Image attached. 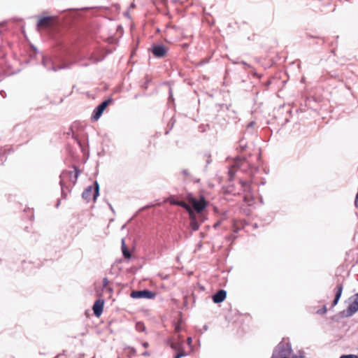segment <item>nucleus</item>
<instances>
[{
    "mask_svg": "<svg viewBox=\"0 0 358 358\" xmlns=\"http://www.w3.org/2000/svg\"><path fill=\"white\" fill-rule=\"evenodd\" d=\"M79 173L78 171H64L59 176V185L63 189L70 191V186L74 185L77 181Z\"/></svg>",
    "mask_w": 358,
    "mask_h": 358,
    "instance_id": "obj_1",
    "label": "nucleus"
},
{
    "mask_svg": "<svg viewBox=\"0 0 358 358\" xmlns=\"http://www.w3.org/2000/svg\"><path fill=\"white\" fill-rule=\"evenodd\" d=\"M171 203L180 206L181 207L186 209L187 211L189 213L191 229L193 231H196L199 229V224L197 221L196 215L194 210H192V208L188 204H187L184 201H171Z\"/></svg>",
    "mask_w": 358,
    "mask_h": 358,
    "instance_id": "obj_2",
    "label": "nucleus"
},
{
    "mask_svg": "<svg viewBox=\"0 0 358 358\" xmlns=\"http://www.w3.org/2000/svg\"><path fill=\"white\" fill-rule=\"evenodd\" d=\"M291 352V346L287 343L282 341L274 349L271 358H279L287 357Z\"/></svg>",
    "mask_w": 358,
    "mask_h": 358,
    "instance_id": "obj_3",
    "label": "nucleus"
},
{
    "mask_svg": "<svg viewBox=\"0 0 358 358\" xmlns=\"http://www.w3.org/2000/svg\"><path fill=\"white\" fill-rule=\"evenodd\" d=\"M99 195V185L96 181L94 182V185L88 186L83 192L82 197L86 201H90L92 198L94 201Z\"/></svg>",
    "mask_w": 358,
    "mask_h": 358,
    "instance_id": "obj_4",
    "label": "nucleus"
},
{
    "mask_svg": "<svg viewBox=\"0 0 358 358\" xmlns=\"http://www.w3.org/2000/svg\"><path fill=\"white\" fill-rule=\"evenodd\" d=\"M42 64L48 70H52L53 71H57L60 69L69 68L70 66L63 64L59 66H55L53 59L48 56H43Z\"/></svg>",
    "mask_w": 358,
    "mask_h": 358,
    "instance_id": "obj_5",
    "label": "nucleus"
},
{
    "mask_svg": "<svg viewBox=\"0 0 358 358\" xmlns=\"http://www.w3.org/2000/svg\"><path fill=\"white\" fill-rule=\"evenodd\" d=\"M189 203L193 208L192 210L196 213H201L207 206V202L203 196H201L199 199L196 198H191Z\"/></svg>",
    "mask_w": 358,
    "mask_h": 358,
    "instance_id": "obj_6",
    "label": "nucleus"
},
{
    "mask_svg": "<svg viewBox=\"0 0 358 358\" xmlns=\"http://www.w3.org/2000/svg\"><path fill=\"white\" fill-rule=\"evenodd\" d=\"M113 100L111 99H108L101 103L93 111V114L92 118L94 120H97L101 116L103 112L106 108V107L111 103Z\"/></svg>",
    "mask_w": 358,
    "mask_h": 358,
    "instance_id": "obj_7",
    "label": "nucleus"
},
{
    "mask_svg": "<svg viewBox=\"0 0 358 358\" xmlns=\"http://www.w3.org/2000/svg\"><path fill=\"white\" fill-rule=\"evenodd\" d=\"M358 311V293L355 295L354 301L349 304L347 309L343 311V315L348 317Z\"/></svg>",
    "mask_w": 358,
    "mask_h": 358,
    "instance_id": "obj_8",
    "label": "nucleus"
},
{
    "mask_svg": "<svg viewBox=\"0 0 358 358\" xmlns=\"http://www.w3.org/2000/svg\"><path fill=\"white\" fill-rule=\"evenodd\" d=\"M133 299H153L155 296V294L148 289L136 290L131 292L130 294Z\"/></svg>",
    "mask_w": 358,
    "mask_h": 358,
    "instance_id": "obj_9",
    "label": "nucleus"
},
{
    "mask_svg": "<svg viewBox=\"0 0 358 358\" xmlns=\"http://www.w3.org/2000/svg\"><path fill=\"white\" fill-rule=\"evenodd\" d=\"M152 52L156 57H163L166 53V49L162 45H157L152 47Z\"/></svg>",
    "mask_w": 358,
    "mask_h": 358,
    "instance_id": "obj_10",
    "label": "nucleus"
},
{
    "mask_svg": "<svg viewBox=\"0 0 358 358\" xmlns=\"http://www.w3.org/2000/svg\"><path fill=\"white\" fill-rule=\"evenodd\" d=\"M103 304L104 301L102 299H98L94 302L92 309L94 311V314L96 317H99L101 315L103 312Z\"/></svg>",
    "mask_w": 358,
    "mask_h": 358,
    "instance_id": "obj_11",
    "label": "nucleus"
},
{
    "mask_svg": "<svg viewBox=\"0 0 358 358\" xmlns=\"http://www.w3.org/2000/svg\"><path fill=\"white\" fill-rule=\"evenodd\" d=\"M227 296V292L224 289H220L213 296V301L215 303L222 302Z\"/></svg>",
    "mask_w": 358,
    "mask_h": 358,
    "instance_id": "obj_12",
    "label": "nucleus"
},
{
    "mask_svg": "<svg viewBox=\"0 0 358 358\" xmlns=\"http://www.w3.org/2000/svg\"><path fill=\"white\" fill-rule=\"evenodd\" d=\"M52 22V17H43L41 18L38 22H37V29L38 31L40 30V29L43 27H49Z\"/></svg>",
    "mask_w": 358,
    "mask_h": 358,
    "instance_id": "obj_13",
    "label": "nucleus"
},
{
    "mask_svg": "<svg viewBox=\"0 0 358 358\" xmlns=\"http://www.w3.org/2000/svg\"><path fill=\"white\" fill-rule=\"evenodd\" d=\"M243 162V159L240 157H237L235 159L234 164L232 165L231 169L229 170V177L231 179H232L233 176L235 174L234 169L236 167H240Z\"/></svg>",
    "mask_w": 358,
    "mask_h": 358,
    "instance_id": "obj_14",
    "label": "nucleus"
},
{
    "mask_svg": "<svg viewBox=\"0 0 358 358\" xmlns=\"http://www.w3.org/2000/svg\"><path fill=\"white\" fill-rule=\"evenodd\" d=\"M342 292H343V285L341 284L337 285V286L336 287L335 298L332 302L333 306H336L338 303V300L341 296Z\"/></svg>",
    "mask_w": 358,
    "mask_h": 358,
    "instance_id": "obj_15",
    "label": "nucleus"
},
{
    "mask_svg": "<svg viewBox=\"0 0 358 358\" xmlns=\"http://www.w3.org/2000/svg\"><path fill=\"white\" fill-rule=\"evenodd\" d=\"M122 251L124 258L129 259L131 257V253L125 245L124 239H122Z\"/></svg>",
    "mask_w": 358,
    "mask_h": 358,
    "instance_id": "obj_16",
    "label": "nucleus"
},
{
    "mask_svg": "<svg viewBox=\"0 0 358 358\" xmlns=\"http://www.w3.org/2000/svg\"><path fill=\"white\" fill-rule=\"evenodd\" d=\"M240 183L244 192H250V184L248 181L241 180Z\"/></svg>",
    "mask_w": 358,
    "mask_h": 358,
    "instance_id": "obj_17",
    "label": "nucleus"
},
{
    "mask_svg": "<svg viewBox=\"0 0 358 358\" xmlns=\"http://www.w3.org/2000/svg\"><path fill=\"white\" fill-rule=\"evenodd\" d=\"M246 147L247 141L244 138L241 139L238 142V148L240 149V150L243 151Z\"/></svg>",
    "mask_w": 358,
    "mask_h": 358,
    "instance_id": "obj_18",
    "label": "nucleus"
},
{
    "mask_svg": "<svg viewBox=\"0 0 358 358\" xmlns=\"http://www.w3.org/2000/svg\"><path fill=\"white\" fill-rule=\"evenodd\" d=\"M136 329L139 332H143L145 330V327L143 322H138L136 324Z\"/></svg>",
    "mask_w": 358,
    "mask_h": 358,
    "instance_id": "obj_19",
    "label": "nucleus"
},
{
    "mask_svg": "<svg viewBox=\"0 0 358 358\" xmlns=\"http://www.w3.org/2000/svg\"><path fill=\"white\" fill-rule=\"evenodd\" d=\"M340 358H358V356L356 355H343Z\"/></svg>",
    "mask_w": 358,
    "mask_h": 358,
    "instance_id": "obj_20",
    "label": "nucleus"
},
{
    "mask_svg": "<svg viewBox=\"0 0 358 358\" xmlns=\"http://www.w3.org/2000/svg\"><path fill=\"white\" fill-rule=\"evenodd\" d=\"M292 358H306L303 352H299L298 355H295L292 357Z\"/></svg>",
    "mask_w": 358,
    "mask_h": 358,
    "instance_id": "obj_21",
    "label": "nucleus"
},
{
    "mask_svg": "<svg viewBox=\"0 0 358 358\" xmlns=\"http://www.w3.org/2000/svg\"><path fill=\"white\" fill-rule=\"evenodd\" d=\"M255 124H256L255 122L252 121L250 123H248V124L247 126V129H252Z\"/></svg>",
    "mask_w": 358,
    "mask_h": 358,
    "instance_id": "obj_22",
    "label": "nucleus"
},
{
    "mask_svg": "<svg viewBox=\"0 0 358 358\" xmlns=\"http://www.w3.org/2000/svg\"><path fill=\"white\" fill-rule=\"evenodd\" d=\"M186 355L185 352H180L179 353H178L176 356V358H181L182 357H185Z\"/></svg>",
    "mask_w": 358,
    "mask_h": 358,
    "instance_id": "obj_23",
    "label": "nucleus"
},
{
    "mask_svg": "<svg viewBox=\"0 0 358 358\" xmlns=\"http://www.w3.org/2000/svg\"><path fill=\"white\" fill-rule=\"evenodd\" d=\"M61 189H62V196L64 199H65V198H66V193L65 190H66V189L67 190V189H66V188L63 189L62 187H61Z\"/></svg>",
    "mask_w": 358,
    "mask_h": 358,
    "instance_id": "obj_24",
    "label": "nucleus"
},
{
    "mask_svg": "<svg viewBox=\"0 0 358 358\" xmlns=\"http://www.w3.org/2000/svg\"><path fill=\"white\" fill-rule=\"evenodd\" d=\"M108 283V280L106 278H103V287H106Z\"/></svg>",
    "mask_w": 358,
    "mask_h": 358,
    "instance_id": "obj_25",
    "label": "nucleus"
},
{
    "mask_svg": "<svg viewBox=\"0 0 358 358\" xmlns=\"http://www.w3.org/2000/svg\"><path fill=\"white\" fill-rule=\"evenodd\" d=\"M187 344H188L189 345H190L192 344V337H188V338H187Z\"/></svg>",
    "mask_w": 358,
    "mask_h": 358,
    "instance_id": "obj_26",
    "label": "nucleus"
},
{
    "mask_svg": "<svg viewBox=\"0 0 358 358\" xmlns=\"http://www.w3.org/2000/svg\"><path fill=\"white\" fill-rule=\"evenodd\" d=\"M148 83H149V80H148V78H146V82H145V83L143 85V87L144 88H145V89H146V88L148 87Z\"/></svg>",
    "mask_w": 358,
    "mask_h": 358,
    "instance_id": "obj_27",
    "label": "nucleus"
},
{
    "mask_svg": "<svg viewBox=\"0 0 358 358\" xmlns=\"http://www.w3.org/2000/svg\"><path fill=\"white\" fill-rule=\"evenodd\" d=\"M142 345H143L144 348H148V347L149 346V344H148V343H147V342H144V343H143Z\"/></svg>",
    "mask_w": 358,
    "mask_h": 358,
    "instance_id": "obj_28",
    "label": "nucleus"
},
{
    "mask_svg": "<svg viewBox=\"0 0 358 358\" xmlns=\"http://www.w3.org/2000/svg\"><path fill=\"white\" fill-rule=\"evenodd\" d=\"M326 311H327V308H326V307L324 306V307L323 308V309H322L321 313H326Z\"/></svg>",
    "mask_w": 358,
    "mask_h": 358,
    "instance_id": "obj_29",
    "label": "nucleus"
},
{
    "mask_svg": "<svg viewBox=\"0 0 358 358\" xmlns=\"http://www.w3.org/2000/svg\"><path fill=\"white\" fill-rule=\"evenodd\" d=\"M0 94L4 98L5 97V92L3 91L0 92Z\"/></svg>",
    "mask_w": 358,
    "mask_h": 358,
    "instance_id": "obj_30",
    "label": "nucleus"
},
{
    "mask_svg": "<svg viewBox=\"0 0 358 358\" xmlns=\"http://www.w3.org/2000/svg\"><path fill=\"white\" fill-rule=\"evenodd\" d=\"M182 173H183L184 175H185V176L188 175V172H187V170H183V171H182Z\"/></svg>",
    "mask_w": 358,
    "mask_h": 358,
    "instance_id": "obj_31",
    "label": "nucleus"
},
{
    "mask_svg": "<svg viewBox=\"0 0 358 358\" xmlns=\"http://www.w3.org/2000/svg\"><path fill=\"white\" fill-rule=\"evenodd\" d=\"M180 327L179 326H176V331L178 332V331H180Z\"/></svg>",
    "mask_w": 358,
    "mask_h": 358,
    "instance_id": "obj_32",
    "label": "nucleus"
},
{
    "mask_svg": "<svg viewBox=\"0 0 358 358\" xmlns=\"http://www.w3.org/2000/svg\"><path fill=\"white\" fill-rule=\"evenodd\" d=\"M171 348H173V349H175V348H176V344H174V343H172V344L171 345Z\"/></svg>",
    "mask_w": 358,
    "mask_h": 358,
    "instance_id": "obj_33",
    "label": "nucleus"
},
{
    "mask_svg": "<svg viewBox=\"0 0 358 358\" xmlns=\"http://www.w3.org/2000/svg\"><path fill=\"white\" fill-rule=\"evenodd\" d=\"M143 356H148L149 353H148V352H145L143 353Z\"/></svg>",
    "mask_w": 358,
    "mask_h": 358,
    "instance_id": "obj_34",
    "label": "nucleus"
},
{
    "mask_svg": "<svg viewBox=\"0 0 358 358\" xmlns=\"http://www.w3.org/2000/svg\"><path fill=\"white\" fill-rule=\"evenodd\" d=\"M220 224V222H217L214 224V227L216 228Z\"/></svg>",
    "mask_w": 358,
    "mask_h": 358,
    "instance_id": "obj_35",
    "label": "nucleus"
},
{
    "mask_svg": "<svg viewBox=\"0 0 358 358\" xmlns=\"http://www.w3.org/2000/svg\"><path fill=\"white\" fill-rule=\"evenodd\" d=\"M203 329L205 331H206L208 329V326L207 325H204L203 326Z\"/></svg>",
    "mask_w": 358,
    "mask_h": 358,
    "instance_id": "obj_36",
    "label": "nucleus"
},
{
    "mask_svg": "<svg viewBox=\"0 0 358 358\" xmlns=\"http://www.w3.org/2000/svg\"><path fill=\"white\" fill-rule=\"evenodd\" d=\"M135 7V4L134 3H131V8H134Z\"/></svg>",
    "mask_w": 358,
    "mask_h": 358,
    "instance_id": "obj_37",
    "label": "nucleus"
},
{
    "mask_svg": "<svg viewBox=\"0 0 358 358\" xmlns=\"http://www.w3.org/2000/svg\"><path fill=\"white\" fill-rule=\"evenodd\" d=\"M59 203H60V201H59H59H57V205H56V206H57V207H58V206H59Z\"/></svg>",
    "mask_w": 358,
    "mask_h": 358,
    "instance_id": "obj_38",
    "label": "nucleus"
},
{
    "mask_svg": "<svg viewBox=\"0 0 358 358\" xmlns=\"http://www.w3.org/2000/svg\"><path fill=\"white\" fill-rule=\"evenodd\" d=\"M148 207H150V206H144V207L142 208V210L145 209V208H148Z\"/></svg>",
    "mask_w": 358,
    "mask_h": 358,
    "instance_id": "obj_39",
    "label": "nucleus"
},
{
    "mask_svg": "<svg viewBox=\"0 0 358 358\" xmlns=\"http://www.w3.org/2000/svg\"><path fill=\"white\" fill-rule=\"evenodd\" d=\"M110 208L111 209L112 211H113V208L111 205H110Z\"/></svg>",
    "mask_w": 358,
    "mask_h": 358,
    "instance_id": "obj_40",
    "label": "nucleus"
},
{
    "mask_svg": "<svg viewBox=\"0 0 358 358\" xmlns=\"http://www.w3.org/2000/svg\"><path fill=\"white\" fill-rule=\"evenodd\" d=\"M2 25H3L2 24H0V27H1Z\"/></svg>",
    "mask_w": 358,
    "mask_h": 358,
    "instance_id": "obj_41",
    "label": "nucleus"
},
{
    "mask_svg": "<svg viewBox=\"0 0 358 358\" xmlns=\"http://www.w3.org/2000/svg\"><path fill=\"white\" fill-rule=\"evenodd\" d=\"M93 358H94V357H93Z\"/></svg>",
    "mask_w": 358,
    "mask_h": 358,
    "instance_id": "obj_42",
    "label": "nucleus"
}]
</instances>
